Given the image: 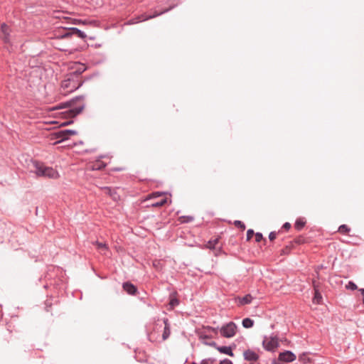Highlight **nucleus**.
I'll list each match as a JSON object with an SVG mask.
<instances>
[{"label":"nucleus","mask_w":364,"mask_h":364,"mask_svg":"<svg viewBox=\"0 0 364 364\" xmlns=\"http://www.w3.org/2000/svg\"><path fill=\"white\" fill-rule=\"evenodd\" d=\"M70 109L62 112L65 118H74L80 114L85 108L84 96H76L70 100Z\"/></svg>","instance_id":"nucleus-1"},{"label":"nucleus","mask_w":364,"mask_h":364,"mask_svg":"<svg viewBox=\"0 0 364 364\" xmlns=\"http://www.w3.org/2000/svg\"><path fill=\"white\" fill-rule=\"evenodd\" d=\"M34 170L33 172L38 177H43L48 178H58L59 177L58 172L52 167L46 166L43 163L38 161L33 162Z\"/></svg>","instance_id":"nucleus-2"},{"label":"nucleus","mask_w":364,"mask_h":364,"mask_svg":"<svg viewBox=\"0 0 364 364\" xmlns=\"http://www.w3.org/2000/svg\"><path fill=\"white\" fill-rule=\"evenodd\" d=\"M84 83V80L79 79L74 73H68L61 82V88L65 94L72 92L80 88Z\"/></svg>","instance_id":"nucleus-3"},{"label":"nucleus","mask_w":364,"mask_h":364,"mask_svg":"<svg viewBox=\"0 0 364 364\" xmlns=\"http://www.w3.org/2000/svg\"><path fill=\"white\" fill-rule=\"evenodd\" d=\"M177 5H178V4H173L170 5L168 8H167L166 9H164L161 11H159V12L155 11L153 15L146 16V15L143 14V15L139 16L136 18H134L130 19L127 22V24H129V25L134 24V23H136L141 22V21H146V20H149V19L155 18L156 16H160L161 14H165V13L172 10L176 6H177Z\"/></svg>","instance_id":"nucleus-4"},{"label":"nucleus","mask_w":364,"mask_h":364,"mask_svg":"<svg viewBox=\"0 0 364 364\" xmlns=\"http://www.w3.org/2000/svg\"><path fill=\"white\" fill-rule=\"evenodd\" d=\"M262 346L267 351L273 352L279 346V338L277 335L272 333L269 337V341L267 336H264Z\"/></svg>","instance_id":"nucleus-5"},{"label":"nucleus","mask_w":364,"mask_h":364,"mask_svg":"<svg viewBox=\"0 0 364 364\" xmlns=\"http://www.w3.org/2000/svg\"><path fill=\"white\" fill-rule=\"evenodd\" d=\"M237 326L233 321H230L220 328V333L221 336L230 338H232L237 332Z\"/></svg>","instance_id":"nucleus-6"},{"label":"nucleus","mask_w":364,"mask_h":364,"mask_svg":"<svg viewBox=\"0 0 364 364\" xmlns=\"http://www.w3.org/2000/svg\"><path fill=\"white\" fill-rule=\"evenodd\" d=\"M11 29L6 23H2L1 24L0 38L6 44L11 43Z\"/></svg>","instance_id":"nucleus-7"},{"label":"nucleus","mask_w":364,"mask_h":364,"mask_svg":"<svg viewBox=\"0 0 364 364\" xmlns=\"http://www.w3.org/2000/svg\"><path fill=\"white\" fill-rule=\"evenodd\" d=\"M77 134V132L73 129L59 130L55 132V138L59 139L58 143L65 141L69 139L70 136Z\"/></svg>","instance_id":"nucleus-8"},{"label":"nucleus","mask_w":364,"mask_h":364,"mask_svg":"<svg viewBox=\"0 0 364 364\" xmlns=\"http://www.w3.org/2000/svg\"><path fill=\"white\" fill-rule=\"evenodd\" d=\"M296 358V355L290 350H284L281 352L278 355V361L290 363L295 360Z\"/></svg>","instance_id":"nucleus-9"},{"label":"nucleus","mask_w":364,"mask_h":364,"mask_svg":"<svg viewBox=\"0 0 364 364\" xmlns=\"http://www.w3.org/2000/svg\"><path fill=\"white\" fill-rule=\"evenodd\" d=\"M122 289L127 294L130 296H136L139 294L137 287L129 281L122 283Z\"/></svg>","instance_id":"nucleus-10"},{"label":"nucleus","mask_w":364,"mask_h":364,"mask_svg":"<svg viewBox=\"0 0 364 364\" xmlns=\"http://www.w3.org/2000/svg\"><path fill=\"white\" fill-rule=\"evenodd\" d=\"M55 36L59 39L69 38L71 37L70 28H58L55 31Z\"/></svg>","instance_id":"nucleus-11"},{"label":"nucleus","mask_w":364,"mask_h":364,"mask_svg":"<svg viewBox=\"0 0 364 364\" xmlns=\"http://www.w3.org/2000/svg\"><path fill=\"white\" fill-rule=\"evenodd\" d=\"M313 287L314 291L313 302L316 304H320L322 303L323 297L320 292L318 284L316 283V281H313Z\"/></svg>","instance_id":"nucleus-12"},{"label":"nucleus","mask_w":364,"mask_h":364,"mask_svg":"<svg viewBox=\"0 0 364 364\" xmlns=\"http://www.w3.org/2000/svg\"><path fill=\"white\" fill-rule=\"evenodd\" d=\"M168 300V309H173L176 306L179 305L180 301L178 298V293L176 291H173L169 294Z\"/></svg>","instance_id":"nucleus-13"},{"label":"nucleus","mask_w":364,"mask_h":364,"mask_svg":"<svg viewBox=\"0 0 364 364\" xmlns=\"http://www.w3.org/2000/svg\"><path fill=\"white\" fill-rule=\"evenodd\" d=\"M244 359L247 361H257L259 360V356L255 351L247 349L243 353Z\"/></svg>","instance_id":"nucleus-14"},{"label":"nucleus","mask_w":364,"mask_h":364,"mask_svg":"<svg viewBox=\"0 0 364 364\" xmlns=\"http://www.w3.org/2000/svg\"><path fill=\"white\" fill-rule=\"evenodd\" d=\"M252 299L253 297L250 294H246L243 297L237 296L235 298V301L237 303L238 306L250 304L252 302Z\"/></svg>","instance_id":"nucleus-15"},{"label":"nucleus","mask_w":364,"mask_h":364,"mask_svg":"<svg viewBox=\"0 0 364 364\" xmlns=\"http://www.w3.org/2000/svg\"><path fill=\"white\" fill-rule=\"evenodd\" d=\"M235 348H236V345L235 344H232V346H219L218 348H217V350L220 353L228 355H229L230 357H233L234 356V353L232 352V349Z\"/></svg>","instance_id":"nucleus-16"},{"label":"nucleus","mask_w":364,"mask_h":364,"mask_svg":"<svg viewBox=\"0 0 364 364\" xmlns=\"http://www.w3.org/2000/svg\"><path fill=\"white\" fill-rule=\"evenodd\" d=\"M163 321L164 323V332L162 334V339L164 341H165L169 337V336L171 334V330H170V324H169L168 319L165 318H164Z\"/></svg>","instance_id":"nucleus-17"},{"label":"nucleus","mask_w":364,"mask_h":364,"mask_svg":"<svg viewBox=\"0 0 364 364\" xmlns=\"http://www.w3.org/2000/svg\"><path fill=\"white\" fill-rule=\"evenodd\" d=\"M103 189L105 191L106 194L109 195L113 200L117 201L119 199V196L115 190L107 186L104 187Z\"/></svg>","instance_id":"nucleus-18"},{"label":"nucleus","mask_w":364,"mask_h":364,"mask_svg":"<svg viewBox=\"0 0 364 364\" xmlns=\"http://www.w3.org/2000/svg\"><path fill=\"white\" fill-rule=\"evenodd\" d=\"M70 33L71 37L75 36L81 39H85L87 37L86 34L83 31L75 27L70 28Z\"/></svg>","instance_id":"nucleus-19"},{"label":"nucleus","mask_w":364,"mask_h":364,"mask_svg":"<svg viewBox=\"0 0 364 364\" xmlns=\"http://www.w3.org/2000/svg\"><path fill=\"white\" fill-rule=\"evenodd\" d=\"M86 67L85 65L81 63H77V67L75 68V70L73 72H70V73H74L75 75L79 79H81V75L85 71Z\"/></svg>","instance_id":"nucleus-20"},{"label":"nucleus","mask_w":364,"mask_h":364,"mask_svg":"<svg viewBox=\"0 0 364 364\" xmlns=\"http://www.w3.org/2000/svg\"><path fill=\"white\" fill-rule=\"evenodd\" d=\"M306 221L304 218H299L294 223V228L298 231L301 230L305 226Z\"/></svg>","instance_id":"nucleus-21"},{"label":"nucleus","mask_w":364,"mask_h":364,"mask_svg":"<svg viewBox=\"0 0 364 364\" xmlns=\"http://www.w3.org/2000/svg\"><path fill=\"white\" fill-rule=\"evenodd\" d=\"M219 242V237L210 240L206 244L205 247L210 250H215L217 244Z\"/></svg>","instance_id":"nucleus-22"},{"label":"nucleus","mask_w":364,"mask_h":364,"mask_svg":"<svg viewBox=\"0 0 364 364\" xmlns=\"http://www.w3.org/2000/svg\"><path fill=\"white\" fill-rule=\"evenodd\" d=\"M254 323H255L254 320H252L250 318H245L242 321V326L245 328H250L253 327Z\"/></svg>","instance_id":"nucleus-23"},{"label":"nucleus","mask_w":364,"mask_h":364,"mask_svg":"<svg viewBox=\"0 0 364 364\" xmlns=\"http://www.w3.org/2000/svg\"><path fill=\"white\" fill-rule=\"evenodd\" d=\"M299 361L302 362L303 363H311V358L307 356L306 353H303L299 356Z\"/></svg>","instance_id":"nucleus-24"},{"label":"nucleus","mask_w":364,"mask_h":364,"mask_svg":"<svg viewBox=\"0 0 364 364\" xmlns=\"http://www.w3.org/2000/svg\"><path fill=\"white\" fill-rule=\"evenodd\" d=\"M350 231V228L347 225H341L338 228V232L341 234H348Z\"/></svg>","instance_id":"nucleus-25"},{"label":"nucleus","mask_w":364,"mask_h":364,"mask_svg":"<svg viewBox=\"0 0 364 364\" xmlns=\"http://www.w3.org/2000/svg\"><path fill=\"white\" fill-rule=\"evenodd\" d=\"M166 203H167V198H163L160 200L153 203L151 205L152 207H155V208L161 207V206L164 205Z\"/></svg>","instance_id":"nucleus-26"},{"label":"nucleus","mask_w":364,"mask_h":364,"mask_svg":"<svg viewBox=\"0 0 364 364\" xmlns=\"http://www.w3.org/2000/svg\"><path fill=\"white\" fill-rule=\"evenodd\" d=\"M306 242V239L304 235H299L294 238L293 242L297 245H301Z\"/></svg>","instance_id":"nucleus-27"},{"label":"nucleus","mask_w":364,"mask_h":364,"mask_svg":"<svg viewBox=\"0 0 364 364\" xmlns=\"http://www.w3.org/2000/svg\"><path fill=\"white\" fill-rule=\"evenodd\" d=\"M193 217L191 215L181 216L179 218V220L181 223H188L193 220Z\"/></svg>","instance_id":"nucleus-28"},{"label":"nucleus","mask_w":364,"mask_h":364,"mask_svg":"<svg viewBox=\"0 0 364 364\" xmlns=\"http://www.w3.org/2000/svg\"><path fill=\"white\" fill-rule=\"evenodd\" d=\"M106 166L103 162H97L92 165V170H102Z\"/></svg>","instance_id":"nucleus-29"},{"label":"nucleus","mask_w":364,"mask_h":364,"mask_svg":"<svg viewBox=\"0 0 364 364\" xmlns=\"http://www.w3.org/2000/svg\"><path fill=\"white\" fill-rule=\"evenodd\" d=\"M234 225L236 228L241 229L242 231L245 230V225L240 220H235Z\"/></svg>","instance_id":"nucleus-30"},{"label":"nucleus","mask_w":364,"mask_h":364,"mask_svg":"<svg viewBox=\"0 0 364 364\" xmlns=\"http://www.w3.org/2000/svg\"><path fill=\"white\" fill-rule=\"evenodd\" d=\"M255 241L257 242H259L262 240H264V242H267V240L263 237V235L261 232L255 233Z\"/></svg>","instance_id":"nucleus-31"},{"label":"nucleus","mask_w":364,"mask_h":364,"mask_svg":"<svg viewBox=\"0 0 364 364\" xmlns=\"http://www.w3.org/2000/svg\"><path fill=\"white\" fill-rule=\"evenodd\" d=\"M346 288L347 289L354 291L358 289V287L353 282L349 281L348 283L346 285Z\"/></svg>","instance_id":"nucleus-32"},{"label":"nucleus","mask_w":364,"mask_h":364,"mask_svg":"<svg viewBox=\"0 0 364 364\" xmlns=\"http://www.w3.org/2000/svg\"><path fill=\"white\" fill-rule=\"evenodd\" d=\"M57 109H70V102L68 101L60 102L58 107Z\"/></svg>","instance_id":"nucleus-33"},{"label":"nucleus","mask_w":364,"mask_h":364,"mask_svg":"<svg viewBox=\"0 0 364 364\" xmlns=\"http://www.w3.org/2000/svg\"><path fill=\"white\" fill-rule=\"evenodd\" d=\"M96 245L98 250H107L108 247L106 244L96 241Z\"/></svg>","instance_id":"nucleus-34"},{"label":"nucleus","mask_w":364,"mask_h":364,"mask_svg":"<svg viewBox=\"0 0 364 364\" xmlns=\"http://www.w3.org/2000/svg\"><path fill=\"white\" fill-rule=\"evenodd\" d=\"M255 235V232L252 229H249L247 231V241H250L252 237Z\"/></svg>","instance_id":"nucleus-35"},{"label":"nucleus","mask_w":364,"mask_h":364,"mask_svg":"<svg viewBox=\"0 0 364 364\" xmlns=\"http://www.w3.org/2000/svg\"><path fill=\"white\" fill-rule=\"evenodd\" d=\"M215 359L214 358H206L201 360L200 364H214Z\"/></svg>","instance_id":"nucleus-36"},{"label":"nucleus","mask_w":364,"mask_h":364,"mask_svg":"<svg viewBox=\"0 0 364 364\" xmlns=\"http://www.w3.org/2000/svg\"><path fill=\"white\" fill-rule=\"evenodd\" d=\"M280 231H279L278 232H275V231H272L269 234V239L270 241H273L274 240L276 239L277 237V235L278 233H279Z\"/></svg>","instance_id":"nucleus-37"},{"label":"nucleus","mask_w":364,"mask_h":364,"mask_svg":"<svg viewBox=\"0 0 364 364\" xmlns=\"http://www.w3.org/2000/svg\"><path fill=\"white\" fill-rule=\"evenodd\" d=\"M205 328H206L208 331H211V332H213V333H215V334H216V333H218V329H219V328H218V327L215 328V327L210 326H206V327H205Z\"/></svg>","instance_id":"nucleus-38"},{"label":"nucleus","mask_w":364,"mask_h":364,"mask_svg":"<svg viewBox=\"0 0 364 364\" xmlns=\"http://www.w3.org/2000/svg\"><path fill=\"white\" fill-rule=\"evenodd\" d=\"M291 225L289 223L286 222L284 223V225L282 227V229H284V230H289L291 228Z\"/></svg>","instance_id":"nucleus-39"},{"label":"nucleus","mask_w":364,"mask_h":364,"mask_svg":"<svg viewBox=\"0 0 364 364\" xmlns=\"http://www.w3.org/2000/svg\"><path fill=\"white\" fill-rule=\"evenodd\" d=\"M205 345L213 347V348H215L216 350H217V348L219 347V346H218V344L215 341H211V342H210V343H205Z\"/></svg>","instance_id":"nucleus-40"},{"label":"nucleus","mask_w":364,"mask_h":364,"mask_svg":"<svg viewBox=\"0 0 364 364\" xmlns=\"http://www.w3.org/2000/svg\"><path fill=\"white\" fill-rule=\"evenodd\" d=\"M164 193H162V192H154L151 193V198H156V197H158V196H160L161 195H163Z\"/></svg>","instance_id":"nucleus-41"},{"label":"nucleus","mask_w":364,"mask_h":364,"mask_svg":"<svg viewBox=\"0 0 364 364\" xmlns=\"http://www.w3.org/2000/svg\"><path fill=\"white\" fill-rule=\"evenodd\" d=\"M219 364H232V362L230 360L225 358L221 360Z\"/></svg>","instance_id":"nucleus-42"},{"label":"nucleus","mask_w":364,"mask_h":364,"mask_svg":"<svg viewBox=\"0 0 364 364\" xmlns=\"http://www.w3.org/2000/svg\"><path fill=\"white\" fill-rule=\"evenodd\" d=\"M215 256H218L222 252H223V250H222V247H220L219 248H216L215 247Z\"/></svg>","instance_id":"nucleus-43"},{"label":"nucleus","mask_w":364,"mask_h":364,"mask_svg":"<svg viewBox=\"0 0 364 364\" xmlns=\"http://www.w3.org/2000/svg\"><path fill=\"white\" fill-rule=\"evenodd\" d=\"M73 123V120L70 119V120H68L63 123H62V126H68V125H70L71 124Z\"/></svg>","instance_id":"nucleus-44"},{"label":"nucleus","mask_w":364,"mask_h":364,"mask_svg":"<svg viewBox=\"0 0 364 364\" xmlns=\"http://www.w3.org/2000/svg\"><path fill=\"white\" fill-rule=\"evenodd\" d=\"M73 23V24H80V23H85L80 19H74Z\"/></svg>","instance_id":"nucleus-45"},{"label":"nucleus","mask_w":364,"mask_h":364,"mask_svg":"<svg viewBox=\"0 0 364 364\" xmlns=\"http://www.w3.org/2000/svg\"><path fill=\"white\" fill-rule=\"evenodd\" d=\"M200 338H202V339H210V338H212V336H209V335H205H205H201V336H200Z\"/></svg>","instance_id":"nucleus-46"},{"label":"nucleus","mask_w":364,"mask_h":364,"mask_svg":"<svg viewBox=\"0 0 364 364\" xmlns=\"http://www.w3.org/2000/svg\"><path fill=\"white\" fill-rule=\"evenodd\" d=\"M359 291L360 292L362 296H363V303L364 304V289H360Z\"/></svg>","instance_id":"nucleus-47"},{"label":"nucleus","mask_w":364,"mask_h":364,"mask_svg":"<svg viewBox=\"0 0 364 364\" xmlns=\"http://www.w3.org/2000/svg\"><path fill=\"white\" fill-rule=\"evenodd\" d=\"M289 250H290V247H289V246H287L286 250H282V253L286 254L289 251Z\"/></svg>","instance_id":"nucleus-48"},{"label":"nucleus","mask_w":364,"mask_h":364,"mask_svg":"<svg viewBox=\"0 0 364 364\" xmlns=\"http://www.w3.org/2000/svg\"><path fill=\"white\" fill-rule=\"evenodd\" d=\"M46 311H48L49 310L48 308V306H50V304L47 302L46 303Z\"/></svg>","instance_id":"nucleus-49"},{"label":"nucleus","mask_w":364,"mask_h":364,"mask_svg":"<svg viewBox=\"0 0 364 364\" xmlns=\"http://www.w3.org/2000/svg\"><path fill=\"white\" fill-rule=\"evenodd\" d=\"M203 343L205 345V343H210V342L207 341V342H204Z\"/></svg>","instance_id":"nucleus-50"},{"label":"nucleus","mask_w":364,"mask_h":364,"mask_svg":"<svg viewBox=\"0 0 364 364\" xmlns=\"http://www.w3.org/2000/svg\"><path fill=\"white\" fill-rule=\"evenodd\" d=\"M191 364H198V363L196 362H192Z\"/></svg>","instance_id":"nucleus-51"}]
</instances>
